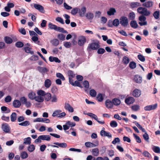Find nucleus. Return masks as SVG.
Wrapping results in <instances>:
<instances>
[{"mask_svg":"<svg viewBox=\"0 0 160 160\" xmlns=\"http://www.w3.org/2000/svg\"><path fill=\"white\" fill-rule=\"evenodd\" d=\"M20 156L22 159H26L28 158V155L27 152L23 151L21 153Z\"/></svg>","mask_w":160,"mask_h":160,"instance_id":"nucleus-42","label":"nucleus"},{"mask_svg":"<svg viewBox=\"0 0 160 160\" xmlns=\"http://www.w3.org/2000/svg\"><path fill=\"white\" fill-rule=\"evenodd\" d=\"M63 16L66 19L65 21L66 24H69L70 22V20L69 19L70 18V16L67 14H65L63 15Z\"/></svg>","mask_w":160,"mask_h":160,"instance_id":"nucleus-44","label":"nucleus"},{"mask_svg":"<svg viewBox=\"0 0 160 160\" xmlns=\"http://www.w3.org/2000/svg\"><path fill=\"white\" fill-rule=\"evenodd\" d=\"M110 125L112 128H115L117 126L118 123L115 121H112L110 123Z\"/></svg>","mask_w":160,"mask_h":160,"instance_id":"nucleus-51","label":"nucleus"},{"mask_svg":"<svg viewBox=\"0 0 160 160\" xmlns=\"http://www.w3.org/2000/svg\"><path fill=\"white\" fill-rule=\"evenodd\" d=\"M45 91L42 90H39L37 91V95L35 98V100L39 102H42L44 100Z\"/></svg>","mask_w":160,"mask_h":160,"instance_id":"nucleus-1","label":"nucleus"},{"mask_svg":"<svg viewBox=\"0 0 160 160\" xmlns=\"http://www.w3.org/2000/svg\"><path fill=\"white\" fill-rule=\"evenodd\" d=\"M120 23V21L118 19H115L113 21L112 24L115 27H117Z\"/></svg>","mask_w":160,"mask_h":160,"instance_id":"nucleus-46","label":"nucleus"},{"mask_svg":"<svg viewBox=\"0 0 160 160\" xmlns=\"http://www.w3.org/2000/svg\"><path fill=\"white\" fill-rule=\"evenodd\" d=\"M65 36L62 34H59L58 36V38L62 41H63L65 40Z\"/></svg>","mask_w":160,"mask_h":160,"instance_id":"nucleus-61","label":"nucleus"},{"mask_svg":"<svg viewBox=\"0 0 160 160\" xmlns=\"http://www.w3.org/2000/svg\"><path fill=\"white\" fill-rule=\"evenodd\" d=\"M92 155L94 156H98L99 153V150L98 148L93 149L92 150Z\"/></svg>","mask_w":160,"mask_h":160,"instance_id":"nucleus-33","label":"nucleus"},{"mask_svg":"<svg viewBox=\"0 0 160 160\" xmlns=\"http://www.w3.org/2000/svg\"><path fill=\"white\" fill-rule=\"evenodd\" d=\"M131 108L133 111H136L140 109V107L138 105H135L132 106Z\"/></svg>","mask_w":160,"mask_h":160,"instance_id":"nucleus-48","label":"nucleus"},{"mask_svg":"<svg viewBox=\"0 0 160 160\" xmlns=\"http://www.w3.org/2000/svg\"><path fill=\"white\" fill-rule=\"evenodd\" d=\"M52 84L51 80L48 79H46L44 82V86L46 88H49Z\"/></svg>","mask_w":160,"mask_h":160,"instance_id":"nucleus-19","label":"nucleus"},{"mask_svg":"<svg viewBox=\"0 0 160 160\" xmlns=\"http://www.w3.org/2000/svg\"><path fill=\"white\" fill-rule=\"evenodd\" d=\"M137 12L139 14L145 16H149L151 14L150 11L148 10L146 8L143 7H139L138 8Z\"/></svg>","mask_w":160,"mask_h":160,"instance_id":"nucleus-2","label":"nucleus"},{"mask_svg":"<svg viewBox=\"0 0 160 160\" xmlns=\"http://www.w3.org/2000/svg\"><path fill=\"white\" fill-rule=\"evenodd\" d=\"M41 140L49 141L50 140L51 137L48 135H40Z\"/></svg>","mask_w":160,"mask_h":160,"instance_id":"nucleus-23","label":"nucleus"},{"mask_svg":"<svg viewBox=\"0 0 160 160\" xmlns=\"http://www.w3.org/2000/svg\"><path fill=\"white\" fill-rule=\"evenodd\" d=\"M79 8H76L73 9L71 11V13L73 15H75L77 14V13L78 12Z\"/></svg>","mask_w":160,"mask_h":160,"instance_id":"nucleus-54","label":"nucleus"},{"mask_svg":"<svg viewBox=\"0 0 160 160\" xmlns=\"http://www.w3.org/2000/svg\"><path fill=\"white\" fill-rule=\"evenodd\" d=\"M96 94V91L94 89H92L90 91V94L92 97H95Z\"/></svg>","mask_w":160,"mask_h":160,"instance_id":"nucleus-57","label":"nucleus"},{"mask_svg":"<svg viewBox=\"0 0 160 160\" xmlns=\"http://www.w3.org/2000/svg\"><path fill=\"white\" fill-rule=\"evenodd\" d=\"M62 111L60 110H57L55 111L52 114L53 117H58L59 115V113L61 112Z\"/></svg>","mask_w":160,"mask_h":160,"instance_id":"nucleus-43","label":"nucleus"},{"mask_svg":"<svg viewBox=\"0 0 160 160\" xmlns=\"http://www.w3.org/2000/svg\"><path fill=\"white\" fill-rule=\"evenodd\" d=\"M13 106L16 108L19 107L21 105V102L18 100H15L13 102Z\"/></svg>","mask_w":160,"mask_h":160,"instance_id":"nucleus-22","label":"nucleus"},{"mask_svg":"<svg viewBox=\"0 0 160 160\" xmlns=\"http://www.w3.org/2000/svg\"><path fill=\"white\" fill-rule=\"evenodd\" d=\"M153 15L154 18L156 19L159 18V12L158 11H156L153 13Z\"/></svg>","mask_w":160,"mask_h":160,"instance_id":"nucleus-63","label":"nucleus"},{"mask_svg":"<svg viewBox=\"0 0 160 160\" xmlns=\"http://www.w3.org/2000/svg\"><path fill=\"white\" fill-rule=\"evenodd\" d=\"M100 47L98 42H92L89 44L88 48L92 50H95L98 49Z\"/></svg>","mask_w":160,"mask_h":160,"instance_id":"nucleus-4","label":"nucleus"},{"mask_svg":"<svg viewBox=\"0 0 160 160\" xmlns=\"http://www.w3.org/2000/svg\"><path fill=\"white\" fill-rule=\"evenodd\" d=\"M56 31H57L59 32L65 33H68V32L67 31L64 30V29L63 28H61L60 27H58L57 26Z\"/></svg>","mask_w":160,"mask_h":160,"instance_id":"nucleus-32","label":"nucleus"},{"mask_svg":"<svg viewBox=\"0 0 160 160\" xmlns=\"http://www.w3.org/2000/svg\"><path fill=\"white\" fill-rule=\"evenodd\" d=\"M17 118V114L15 112H12L10 116L11 120L12 122H15Z\"/></svg>","mask_w":160,"mask_h":160,"instance_id":"nucleus-25","label":"nucleus"},{"mask_svg":"<svg viewBox=\"0 0 160 160\" xmlns=\"http://www.w3.org/2000/svg\"><path fill=\"white\" fill-rule=\"evenodd\" d=\"M44 95V99L46 102L49 101L51 99V95L50 93H47L45 92Z\"/></svg>","mask_w":160,"mask_h":160,"instance_id":"nucleus-20","label":"nucleus"},{"mask_svg":"<svg viewBox=\"0 0 160 160\" xmlns=\"http://www.w3.org/2000/svg\"><path fill=\"white\" fill-rule=\"evenodd\" d=\"M49 28L51 29H54L56 31L57 26L54 24H53L51 23H50L48 25Z\"/></svg>","mask_w":160,"mask_h":160,"instance_id":"nucleus-50","label":"nucleus"},{"mask_svg":"<svg viewBox=\"0 0 160 160\" xmlns=\"http://www.w3.org/2000/svg\"><path fill=\"white\" fill-rule=\"evenodd\" d=\"M100 134L102 136L107 137L109 138L112 137V134L109 132H107L105 131L102 130L100 132Z\"/></svg>","mask_w":160,"mask_h":160,"instance_id":"nucleus-14","label":"nucleus"},{"mask_svg":"<svg viewBox=\"0 0 160 160\" xmlns=\"http://www.w3.org/2000/svg\"><path fill=\"white\" fill-rule=\"evenodd\" d=\"M66 124L68 125V126L69 127H73L75 126L76 123L73 122H71L70 121H68L66 123Z\"/></svg>","mask_w":160,"mask_h":160,"instance_id":"nucleus-62","label":"nucleus"},{"mask_svg":"<svg viewBox=\"0 0 160 160\" xmlns=\"http://www.w3.org/2000/svg\"><path fill=\"white\" fill-rule=\"evenodd\" d=\"M131 26L133 28H136L138 27V25L136 21H132L130 22Z\"/></svg>","mask_w":160,"mask_h":160,"instance_id":"nucleus-27","label":"nucleus"},{"mask_svg":"<svg viewBox=\"0 0 160 160\" xmlns=\"http://www.w3.org/2000/svg\"><path fill=\"white\" fill-rule=\"evenodd\" d=\"M53 144L56 145H48V146H50L53 148H58L59 147L62 148H65L67 146V144L65 142L60 143L58 142H55L53 143Z\"/></svg>","mask_w":160,"mask_h":160,"instance_id":"nucleus-3","label":"nucleus"},{"mask_svg":"<svg viewBox=\"0 0 160 160\" xmlns=\"http://www.w3.org/2000/svg\"><path fill=\"white\" fill-rule=\"evenodd\" d=\"M24 50L27 53H30L31 54H33L34 53L32 51V49L28 47H25Z\"/></svg>","mask_w":160,"mask_h":160,"instance_id":"nucleus-38","label":"nucleus"},{"mask_svg":"<svg viewBox=\"0 0 160 160\" xmlns=\"http://www.w3.org/2000/svg\"><path fill=\"white\" fill-rule=\"evenodd\" d=\"M86 41V38L85 37L83 36H80L78 38V43L79 46H82L84 45Z\"/></svg>","mask_w":160,"mask_h":160,"instance_id":"nucleus-7","label":"nucleus"},{"mask_svg":"<svg viewBox=\"0 0 160 160\" xmlns=\"http://www.w3.org/2000/svg\"><path fill=\"white\" fill-rule=\"evenodd\" d=\"M138 59L142 62L145 61V59L144 56L141 54H139L138 56Z\"/></svg>","mask_w":160,"mask_h":160,"instance_id":"nucleus-59","label":"nucleus"},{"mask_svg":"<svg viewBox=\"0 0 160 160\" xmlns=\"http://www.w3.org/2000/svg\"><path fill=\"white\" fill-rule=\"evenodd\" d=\"M86 11V8L84 7H83L80 9H79V15L81 17H83Z\"/></svg>","mask_w":160,"mask_h":160,"instance_id":"nucleus-17","label":"nucleus"},{"mask_svg":"<svg viewBox=\"0 0 160 160\" xmlns=\"http://www.w3.org/2000/svg\"><path fill=\"white\" fill-rule=\"evenodd\" d=\"M35 146L34 145H30L27 147V150L30 152H33L35 149Z\"/></svg>","mask_w":160,"mask_h":160,"instance_id":"nucleus-31","label":"nucleus"},{"mask_svg":"<svg viewBox=\"0 0 160 160\" xmlns=\"http://www.w3.org/2000/svg\"><path fill=\"white\" fill-rule=\"evenodd\" d=\"M153 5V2L152 1H148L146 2L143 4V6L148 8H149L152 7Z\"/></svg>","mask_w":160,"mask_h":160,"instance_id":"nucleus-24","label":"nucleus"},{"mask_svg":"<svg viewBox=\"0 0 160 160\" xmlns=\"http://www.w3.org/2000/svg\"><path fill=\"white\" fill-rule=\"evenodd\" d=\"M65 109L70 112H72L74 111L73 108L68 103H65L64 106Z\"/></svg>","mask_w":160,"mask_h":160,"instance_id":"nucleus-11","label":"nucleus"},{"mask_svg":"<svg viewBox=\"0 0 160 160\" xmlns=\"http://www.w3.org/2000/svg\"><path fill=\"white\" fill-rule=\"evenodd\" d=\"M133 80L137 83L140 84L142 82V77L138 75H135L134 76Z\"/></svg>","mask_w":160,"mask_h":160,"instance_id":"nucleus-9","label":"nucleus"},{"mask_svg":"<svg viewBox=\"0 0 160 160\" xmlns=\"http://www.w3.org/2000/svg\"><path fill=\"white\" fill-rule=\"evenodd\" d=\"M132 8H137L140 6V4L138 2H132L130 4Z\"/></svg>","mask_w":160,"mask_h":160,"instance_id":"nucleus-40","label":"nucleus"},{"mask_svg":"<svg viewBox=\"0 0 160 160\" xmlns=\"http://www.w3.org/2000/svg\"><path fill=\"white\" fill-rule=\"evenodd\" d=\"M30 124V122L28 121H25L18 124L19 125L23 126H27Z\"/></svg>","mask_w":160,"mask_h":160,"instance_id":"nucleus-39","label":"nucleus"},{"mask_svg":"<svg viewBox=\"0 0 160 160\" xmlns=\"http://www.w3.org/2000/svg\"><path fill=\"white\" fill-rule=\"evenodd\" d=\"M143 137L146 141L147 142H149V137L147 132L143 135Z\"/></svg>","mask_w":160,"mask_h":160,"instance_id":"nucleus-60","label":"nucleus"},{"mask_svg":"<svg viewBox=\"0 0 160 160\" xmlns=\"http://www.w3.org/2000/svg\"><path fill=\"white\" fill-rule=\"evenodd\" d=\"M86 17L89 19H92L93 18V15L91 12H88L87 13Z\"/></svg>","mask_w":160,"mask_h":160,"instance_id":"nucleus-49","label":"nucleus"},{"mask_svg":"<svg viewBox=\"0 0 160 160\" xmlns=\"http://www.w3.org/2000/svg\"><path fill=\"white\" fill-rule=\"evenodd\" d=\"M15 45L18 48H21L23 46V44L21 42H18L16 43Z\"/></svg>","mask_w":160,"mask_h":160,"instance_id":"nucleus-64","label":"nucleus"},{"mask_svg":"<svg viewBox=\"0 0 160 160\" xmlns=\"http://www.w3.org/2000/svg\"><path fill=\"white\" fill-rule=\"evenodd\" d=\"M141 94V91L138 89H135L132 92V95L134 97L137 98L139 97Z\"/></svg>","mask_w":160,"mask_h":160,"instance_id":"nucleus-13","label":"nucleus"},{"mask_svg":"<svg viewBox=\"0 0 160 160\" xmlns=\"http://www.w3.org/2000/svg\"><path fill=\"white\" fill-rule=\"evenodd\" d=\"M29 98L32 100H35L36 94L35 92H32L29 93L28 95Z\"/></svg>","mask_w":160,"mask_h":160,"instance_id":"nucleus-28","label":"nucleus"},{"mask_svg":"<svg viewBox=\"0 0 160 160\" xmlns=\"http://www.w3.org/2000/svg\"><path fill=\"white\" fill-rule=\"evenodd\" d=\"M129 59L128 57L125 56L123 57L122 62L123 64H127L129 63Z\"/></svg>","mask_w":160,"mask_h":160,"instance_id":"nucleus-30","label":"nucleus"},{"mask_svg":"<svg viewBox=\"0 0 160 160\" xmlns=\"http://www.w3.org/2000/svg\"><path fill=\"white\" fill-rule=\"evenodd\" d=\"M153 151L156 153H160V148L158 146H153L152 148Z\"/></svg>","mask_w":160,"mask_h":160,"instance_id":"nucleus-41","label":"nucleus"},{"mask_svg":"<svg viewBox=\"0 0 160 160\" xmlns=\"http://www.w3.org/2000/svg\"><path fill=\"white\" fill-rule=\"evenodd\" d=\"M93 116V117L92 118L94 119L95 120L97 121L99 123L101 124H104L105 122L104 121L102 120L101 121H100L98 120V118L96 115L94 114Z\"/></svg>","mask_w":160,"mask_h":160,"instance_id":"nucleus-47","label":"nucleus"},{"mask_svg":"<svg viewBox=\"0 0 160 160\" xmlns=\"http://www.w3.org/2000/svg\"><path fill=\"white\" fill-rule=\"evenodd\" d=\"M116 12V10L114 8H111L107 12V14L109 16L113 15Z\"/></svg>","mask_w":160,"mask_h":160,"instance_id":"nucleus-26","label":"nucleus"},{"mask_svg":"<svg viewBox=\"0 0 160 160\" xmlns=\"http://www.w3.org/2000/svg\"><path fill=\"white\" fill-rule=\"evenodd\" d=\"M4 40L6 43L7 44H11L12 42V39L11 38L8 37H5Z\"/></svg>","mask_w":160,"mask_h":160,"instance_id":"nucleus-34","label":"nucleus"},{"mask_svg":"<svg viewBox=\"0 0 160 160\" xmlns=\"http://www.w3.org/2000/svg\"><path fill=\"white\" fill-rule=\"evenodd\" d=\"M2 111L5 112V113H9L10 112V110L5 106H2L1 107Z\"/></svg>","mask_w":160,"mask_h":160,"instance_id":"nucleus-36","label":"nucleus"},{"mask_svg":"<svg viewBox=\"0 0 160 160\" xmlns=\"http://www.w3.org/2000/svg\"><path fill=\"white\" fill-rule=\"evenodd\" d=\"M37 69L40 73L43 75H44L45 73L49 71L47 68L44 67H38Z\"/></svg>","mask_w":160,"mask_h":160,"instance_id":"nucleus-8","label":"nucleus"},{"mask_svg":"<svg viewBox=\"0 0 160 160\" xmlns=\"http://www.w3.org/2000/svg\"><path fill=\"white\" fill-rule=\"evenodd\" d=\"M112 102L113 105L116 106L119 105L121 103L120 100L117 98H115L112 100Z\"/></svg>","mask_w":160,"mask_h":160,"instance_id":"nucleus-29","label":"nucleus"},{"mask_svg":"<svg viewBox=\"0 0 160 160\" xmlns=\"http://www.w3.org/2000/svg\"><path fill=\"white\" fill-rule=\"evenodd\" d=\"M97 98L99 102H102L103 100L102 95L101 93L98 94L97 96Z\"/></svg>","mask_w":160,"mask_h":160,"instance_id":"nucleus-53","label":"nucleus"},{"mask_svg":"<svg viewBox=\"0 0 160 160\" xmlns=\"http://www.w3.org/2000/svg\"><path fill=\"white\" fill-rule=\"evenodd\" d=\"M24 142L23 143L26 144L30 145L31 143V138L30 137H28L25 138L24 139Z\"/></svg>","mask_w":160,"mask_h":160,"instance_id":"nucleus-37","label":"nucleus"},{"mask_svg":"<svg viewBox=\"0 0 160 160\" xmlns=\"http://www.w3.org/2000/svg\"><path fill=\"white\" fill-rule=\"evenodd\" d=\"M105 105L106 107L108 108H112L113 106V104L112 102L109 100H107L105 102Z\"/></svg>","mask_w":160,"mask_h":160,"instance_id":"nucleus-16","label":"nucleus"},{"mask_svg":"<svg viewBox=\"0 0 160 160\" xmlns=\"http://www.w3.org/2000/svg\"><path fill=\"white\" fill-rule=\"evenodd\" d=\"M144 15H142L139 17L138 20L141 21L138 22L139 24L141 26L146 25L147 24V23L146 21V18Z\"/></svg>","mask_w":160,"mask_h":160,"instance_id":"nucleus-5","label":"nucleus"},{"mask_svg":"<svg viewBox=\"0 0 160 160\" xmlns=\"http://www.w3.org/2000/svg\"><path fill=\"white\" fill-rule=\"evenodd\" d=\"M85 145L87 148H93L98 146V144H95L91 142H85Z\"/></svg>","mask_w":160,"mask_h":160,"instance_id":"nucleus-18","label":"nucleus"},{"mask_svg":"<svg viewBox=\"0 0 160 160\" xmlns=\"http://www.w3.org/2000/svg\"><path fill=\"white\" fill-rule=\"evenodd\" d=\"M33 6L35 9L39 12H43L44 8L42 5L37 4H34Z\"/></svg>","mask_w":160,"mask_h":160,"instance_id":"nucleus-12","label":"nucleus"},{"mask_svg":"<svg viewBox=\"0 0 160 160\" xmlns=\"http://www.w3.org/2000/svg\"><path fill=\"white\" fill-rule=\"evenodd\" d=\"M56 76L57 78L60 79L62 81H64L65 80V78L64 76L60 73H57L56 74Z\"/></svg>","mask_w":160,"mask_h":160,"instance_id":"nucleus-45","label":"nucleus"},{"mask_svg":"<svg viewBox=\"0 0 160 160\" xmlns=\"http://www.w3.org/2000/svg\"><path fill=\"white\" fill-rule=\"evenodd\" d=\"M129 66L131 68L134 69L136 67V64L133 62H131L129 63Z\"/></svg>","mask_w":160,"mask_h":160,"instance_id":"nucleus-58","label":"nucleus"},{"mask_svg":"<svg viewBox=\"0 0 160 160\" xmlns=\"http://www.w3.org/2000/svg\"><path fill=\"white\" fill-rule=\"evenodd\" d=\"M135 14L133 12H131L129 13V19L131 20H133L135 18Z\"/></svg>","mask_w":160,"mask_h":160,"instance_id":"nucleus-56","label":"nucleus"},{"mask_svg":"<svg viewBox=\"0 0 160 160\" xmlns=\"http://www.w3.org/2000/svg\"><path fill=\"white\" fill-rule=\"evenodd\" d=\"M49 60L51 62H56L60 63L61 62L60 60L57 57L50 56L49 58Z\"/></svg>","mask_w":160,"mask_h":160,"instance_id":"nucleus-21","label":"nucleus"},{"mask_svg":"<svg viewBox=\"0 0 160 160\" xmlns=\"http://www.w3.org/2000/svg\"><path fill=\"white\" fill-rule=\"evenodd\" d=\"M51 43L54 46H57L59 44V41L58 39H53L51 41Z\"/></svg>","mask_w":160,"mask_h":160,"instance_id":"nucleus-35","label":"nucleus"},{"mask_svg":"<svg viewBox=\"0 0 160 160\" xmlns=\"http://www.w3.org/2000/svg\"><path fill=\"white\" fill-rule=\"evenodd\" d=\"M9 117H6L4 115H3L1 118L2 120L6 122H8L9 121Z\"/></svg>","mask_w":160,"mask_h":160,"instance_id":"nucleus-55","label":"nucleus"},{"mask_svg":"<svg viewBox=\"0 0 160 160\" xmlns=\"http://www.w3.org/2000/svg\"><path fill=\"white\" fill-rule=\"evenodd\" d=\"M2 128L3 131L6 133H8L10 130L9 126L7 123L2 124Z\"/></svg>","mask_w":160,"mask_h":160,"instance_id":"nucleus-10","label":"nucleus"},{"mask_svg":"<svg viewBox=\"0 0 160 160\" xmlns=\"http://www.w3.org/2000/svg\"><path fill=\"white\" fill-rule=\"evenodd\" d=\"M135 101L134 99L132 97H129L125 100V102L128 104H130L133 103Z\"/></svg>","mask_w":160,"mask_h":160,"instance_id":"nucleus-15","label":"nucleus"},{"mask_svg":"<svg viewBox=\"0 0 160 160\" xmlns=\"http://www.w3.org/2000/svg\"><path fill=\"white\" fill-rule=\"evenodd\" d=\"M120 23L123 26H127L128 24V20L127 18L124 16L122 17L120 19Z\"/></svg>","mask_w":160,"mask_h":160,"instance_id":"nucleus-6","label":"nucleus"},{"mask_svg":"<svg viewBox=\"0 0 160 160\" xmlns=\"http://www.w3.org/2000/svg\"><path fill=\"white\" fill-rule=\"evenodd\" d=\"M133 135L137 142H141V140L139 136H138L135 133L133 134Z\"/></svg>","mask_w":160,"mask_h":160,"instance_id":"nucleus-52","label":"nucleus"}]
</instances>
